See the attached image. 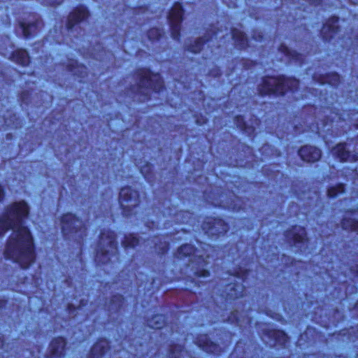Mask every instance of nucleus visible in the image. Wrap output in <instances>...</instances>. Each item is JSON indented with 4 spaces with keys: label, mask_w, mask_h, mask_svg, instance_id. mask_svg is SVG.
<instances>
[{
    "label": "nucleus",
    "mask_w": 358,
    "mask_h": 358,
    "mask_svg": "<svg viewBox=\"0 0 358 358\" xmlns=\"http://www.w3.org/2000/svg\"><path fill=\"white\" fill-rule=\"evenodd\" d=\"M29 212L27 203L22 201L8 206L0 217V236L13 230L4 251L5 258L18 263L22 268H28L35 260L33 238L23 223Z\"/></svg>",
    "instance_id": "obj_1"
},
{
    "label": "nucleus",
    "mask_w": 358,
    "mask_h": 358,
    "mask_svg": "<svg viewBox=\"0 0 358 358\" xmlns=\"http://www.w3.org/2000/svg\"><path fill=\"white\" fill-rule=\"evenodd\" d=\"M138 80L136 92L143 94L145 99H148V92L152 90L159 92L164 88V82L158 73H152L149 69H140L136 73Z\"/></svg>",
    "instance_id": "obj_2"
},
{
    "label": "nucleus",
    "mask_w": 358,
    "mask_h": 358,
    "mask_svg": "<svg viewBox=\"0 0 358 358\" xmlns=\"http://www.w3.org/2000/svg\"><path fill=\"white\" fill-rule=\"evenodd\" d=\"M176 255L180 259L185 257H192L189 260L192 267L194 268V266H197L196 271L194 272L196 277L201 278L209 275L208 271L203 268L208 264L207 259L210 257L209 254L204 257L200 255L199 251L195 250L192 245L185 244L178 249Z\"/></svg>",
    "instance_id": "obj_3"
},
{
    "label": "nucleus",
    "mask_w": 358,
    "mask_h": 358,
    "mask_svg": "<svg viewBox=\"0 0 358 358\" xmlns=\"http://www.w3.org/2000/svg\"><path fill=\"white\" fill-rule=\"evenodd\" d=\"M62 230L67 239H75L79 245L86 236V228L81 220L71 213H67L61 219Z\"/></svg>",
    "instance_id": "obj_4"
},
{
    "label": "nucleus",
    "mask_w": 358,
    "mask_h": 358,
    "mask_svg": "<svg viewBox=\"0 0 358 358\" xmlns=\"http://www.w3.org/2000/svg\"><path fill=\"white\" fill-rule=\"evenodd\" d=\"M117 253V243L115 233L104 231L100 236L99 248L96 252V260L103 264L110 261L112 256Z\"/></svg>",
    "instance_id": "obj_5"
},
{
    "label": "nucleus",
    "mask_w": 358,
    "mask_h": 358,
    "mask_svg": "<svg viewBox=\"0 0 358 358\" xmlns=\"http://www.w3.org/2000/svg\"><path fill=\"white\" fill-rule=\"evenodd\" d=\"M289 87L288 80L284 77H266L259 86V94L264 95H283Z\"/></svg>",
    "instance_id": "obj_6"
},
{
    "label": "nucleus",
    "mask_w": 358,
    "mask_h": 358,
    "mask_svg": "<svg viewBox=\"0 0 358 358\" xmlns=\"http://www.w3.org/2000/svg\"><path fill=\"white\" fill-rule=\"evenodd\" d=\"M251 271H243L240 269L236 272L235 275H231L234 278V283L228 284L225 287L226 294L224 295L226 300L235 299L244 296L247 279L250 275Z\"/></svg>",
    "instance_id": "obj_7"
},
{
    "label": "nucleus",
    "mask_w": 358,
    "mask_h": 358,
    "mask_svg": "<svg viewBox=\"0 0 358 358\" xmlns=\"http://www.w3.org/2000/svg\"><path fill=\"white\" fill-rule=\"evenodd\" d=\"M119 201L122 209L123 215L129 217L135 214L134 209L139 203L138 194L129 187H123L120 192Z\"/></svg>",
    "instance_id": "obj_8"
},
{
    "label": "nucleus",
    "mask_w": 358,
    "mask_h": 358,
    "mask_svg": "<svg viewBox=\"0 0 358 358\" xmlns=\"http://www.w3.org/2000/svg\"><path fill=\"white\" fill-rule=\"evenodd\" d=\"M183 9L180 3H176L168 15V20L170 24L171 36L174 40L178 41L180 37V24L182 20Z\"/></svg>",
    "instance_id": "obj_9"
},
{
    "label": "nucleus",
    "mask_w": 358,
    "mask_h": 358,
    "mask_svg": "<svg viewBox=\"0 0 358 358\" xmlns=\"http://www.w3.org/2000/svg\"><path fill=\"white\" fill-rule=\"evenodd\" d=\"M89 15V12L85 6L77 7L69 15L66 27L69 31L73 33L74 29H77V25L85 20Z\"/></svg>",
    "instance_id": "obj_10"
},
{
    "label": "nucleus",
    "mask_w": 358,
    "mask_h": 358,
    "mask_svg": "<svg viewBox=\"0 0 358 358\" xmlns=\"http://www.w3.org/2000/svg\"><path fill=\"white\" fill-rule=\"evenodd\" d=\"M203 229L206 230V234L208 236H220L224 234L229 229L227 224L220 219H214L204 222Z\"/></svg>",
    "instance_id": "obj_11"
},
{
    "label": "nucleus",
    "mask_w": 358,
    "mask_h": 358,
    "mask_svg": "<svg viewBox=\"0 0 358 358\" xmlns=\"http://www.w3.org/2000/svg\"><path fill=\"white\" fill-rule=\"evenodd\" d=\"M298 248L301 252H304L308 246V239L304 228L300 227H292V248Z\"/></svg>",
    "instance_id": "obj_12"
},
{
    "label": "nucleus",
    "mask_w": 358,
    "mask_h": 358,
    "mask_svg": "<svg viewBox=\"0 0 358 358\" xmlns=\"http://www.w3.org/2000/svg\"><path fill=\"white\" fill-rule=\"evenodd\" d=\"M299 155L302 160L314 162L320 159L321 151L316 147L305 145L299 150Z\"/></svg>",
    "instance_id": "obj_13"
},
{
    "label": "nucleus",
    "mask_w": 358,
    "mask_h": 358,
    "mask_svg": "<svg viewBox=\"0 0 358 358\" xmlns=\"http://www.w3.org/2000/svg\"><path fill=\"white\" fill-rule=\"evenodd\" d=\"M262 340L271 347L277 344L282 345L286 340V335L282 331L271 330L262 337Z\"/></svg>",
    "instance_id": "obj_14"
},
{
    "label": "nucleus",
    "mask_w": 358,
    "mask_h": 358,
    "mask_svg": "<svg viewBox=\"0 0 358 358\" xmlns=\"http://www.w3.org/2000/svg\"><path fill=\"white\" fill-rule=\"evenodd\" d=\"M32 21L29 22H20V25L25 38H29L38 31V28L42 25V22L36 19L34 15H31Z\"/></svg>",
    "instance_id": "obj_15"
},
{
    "label": "nucleus",
    "mask_w": 358,
    "mask_h": 358,
    "mask_svg": "<svg viewBox=\"0 0 358 358\" xmlns=\"http://www.w3.org/2000/svg\"><path fill=\"white\" fill-rule=\"evenodd\" d=\"M145 247L154 248L159 254L163 255L169 249V243L165 240L164 237L156 236L152 240L148 239L144 241Z\"/></svg>",
    "instance_id": "obj_16"
},
{
    "label": "nucleus",
    "mask_w": 358,
    "mask_h": 358,
    "mask_svg": "<svg viewBox=\"0 0 358 358\" xmlns=\"http://www.w3.org/2000/svg\"><path fill=\"white\" fill-rule=\"evenodd\" d=\"M338 21V17H332L325 24H324L321 30V35L324 40H330L337 33L338 30V27L337 25Z\"/></svg>",
    "instance_id": "obj_17"
},
{
    "label": "nucleus",
    "mask_w": 358,
    "mask_h": 358,
    "mask_svg": "<svg viewBox=\"0 0 358 358\" xmlns=\"http://www.w3.org/2000/svg\"><path fill=\"white\" fill-rule=\"evenodd\" d=\"M333 155L343 162H355L358 157L356 155H351L346 149L345 144H338L332 150Z\"/></svg>",
    "instance_id": "obj_18"
},
{
    "label": "nucleus",
    "mask_w": 358,
    "mask_h": 358,
    "mask_svg": "<svg viewBox=\"0 0 358 358\" xmlns=\"http://www.w3.org/2000/svg\"><path fill=\"white\" fill-rule=\"evenodd\" d=\"M66 345L65 339L62 337L55 338L50 343L49 358H60L64 355V350Z\"/></svg>",
    "instance_id": "obj_19"
},
{
    "label": "nucleus",
    "mask_w": 358,
    "mask_h": 358,
    "mask_svg": "<svg viewBox=\"0 0 358 358\" xmlns=\"http://www.w3.org/2000/svg\"><path fill=\"white\" fill-rule=\"evenodd\" d=\"M108 348V342L105 339L100 340L92 347L89 358H101Z\"/></svg>",
    "instance_id": "obj_20"
},
{
    "label": "nucleus",
    "mask_w": 358,
    "mask_h": 358,
    "mask_svg": "<svg viewBox=\"0 0 358 358\" xmlns=\"http://www.w3.org/2000/svg\"><path fill=\"white\" fill-rule=\"evenodd\" d=\"M222 36H224V35L220 36L219 31L213 32L210 36H205V39L199 38L196 40L194 42V44L190 45L187 47V50L192 52L196 53L202 49L205 43L213 41V38L217 39L218 38H222Z\"/></svg>",
    "instance_id": "obj_21"
},
{
    "label": "nucleus",
    "mask_w": 358,
    "mask_h": 358,
    "mask_svg": "<svg viewBox=\"0 0 358 358\" xmlns=\"http://www.w3.org/2000/svg\"><path fill=\"white\" fill-rule=\"evenodd\" d=\"M11 57L13 61L23 66H27L30 62L27 52L22 49L13 51Z\"/></svg>",
    "instance_id": "obj_22"
},
{
    "label": "nucleus",
    "mask_w": 358,
    "mask_h": 358,
    "mask_svg": "<svg viewBox=\"0 0 358 358\" xmlns=\"http://www.w3.org/2000/svg\"><path fill=\"white\" fill-rule=\"evenodd\" d=\"M231 34L238 48L243 49L248 45V39L242 31L238 29H233Z\"/></svg>",
    "instance_id": "obj_23"
},
{
    "label": "nucleus",
    "mask_w": 358,
    "mask_h": 358,
    "mask_svg": "<svg viewBox=\"0 0 358 358\" xmlns=\"http://www.w3.org/2000/svg\"><path fill=\"white\" fill-rule=\"evenodd\" d=\"M342 227L345 230L357 231L358 233V220L346 215L342 222Z\"/></svg>",
    "instance_id": "obj_24"
},
{
    "label": "nucleus",
    "mask_w": 358,
    "mask_h": 358,
    "mask_svg": "<svg viewBox=\"0 0 358 358\" xmlns=\"http://www.w3.org/2000/svg\"><path fill=\"white\" fill-rule=\"evenodd\" d=\"M68 70L75 75L80 77H84L86 73V67L83 65H79L76 61H71L68 65Z\"/></svg>",
    "instance_id": "obj_25"
},
{
    "label": "nucleus",
    "mask_w": 358,
    "mask_h": 358,
    "mask_svg": "<svg viewBox=\"0 0 358 358\" xmlns=\"http://www.w3.org/2000/svg\"><path fill=\"white\" fill-rule=\"evenodd\" d=\"M199 346L201 347L205 351L211 352L213 354H216L217 350V345L208 340L206 336H204V339L203 341H199Z\"/></svg>",
    "instance_id": "obj_26"
},
{
    "label": "nucleus",
    "mask_w": 358,
    "mask_h": 358,
    "mask_svg": "<svg viewBox=\"0 0 358 358\" xmlns=\"http://www.w3.org/2000/svg\"><path fill=\"white\" fill-rule=\"evenodd\" d=\"M165 323V317L162 315H155L148 321V326L152 329H162Z\"/></svg>",
    "instance_id": "obj_27"
},
{
    "label": "nucleus",
    "mask_w": 358,
    "mask_h": 358,
    "mask_svg": "<svg viewBox=\"0 0 358 358\" xmlns=\"http://www.w3.org/2000/svg\"><path fill=\"white\" fill-rule=\"evenodd\" d=\"M235 123L238 128L249 134L253 133L255 131V127L253 126H248L241 116L236 117Z\"/></svg>",
    "instance_id": "obj_28"
},
{
    "label": "nucleus",
    "mask_w": 358,
    "mask_h": 358,
    "mask_svg": "<svg viewBox=\"0 0 358 358\" xmlns=\"http://www.w3.org/2000/svg\"><path fill=\"white\" fill-rule=\"evenodd\" d=\"M140 244V240L133 234H130L124 237L122 242L123 246L127 249L129 248H134Z\"/></svg>",
    "instance_id": "obj_29"
},
{
    "label": "nucleus",
    "mask_w": 358,
    "mask_h": 358,
    "mask_svg": "<svg viewBox=\"0 0 358 358\" xmlns=\"http://www.w3.org/2000/svg\"><path fill=\"white\" fill-rule=\"evenodd\" d=\"M124 303V298L121 295H115L113 297L109 306L110 310L120 309Z\"/></svg>",
    "instance_id": "obj_30"
},
{
    "label": "nucleus",
    "mask_w": 358,
    "mask_h": 358,
    "mask_svg": "<svg viewBox=\"0 0 358 358\" xmlns=\"http://www.w3.org/2000/svg\"><path fill=\"white\" fill-rule=\"evenodd\" d=\"M321 83H328L329 85L332 86H336L340 83V76L338 73H331L328 74L324 78Z\"/></svg>",
    "instance_id": "obj_31"
},
{
    "label": "nucleus",
    "mask_w": 358,
    "mask_h": 358,
    "mask_svg": "<svg viewBox=\"0 0 358 358\" xmlns=\"http://www.w3.org/2000/svg\"><path fill=\"white\" fill-rule=\"evenodd\" d=\"M344 192V185L338 184L336 186L328 189L327 194L329 197L334 198Z\"/></svg>",
    "instance_id": "obj_32"
},
{
    "label": "nucleus",
    "mask_w": 358,
    "mask_h": 358,
    "mask_svg": "<svg viewBox=\"0 0 358 358\" xmlns=\"http://www.w3.org/2000/svg\"><path fill=\"white\" fill-rule=\"evenodd\" d=\"M183 347L181 345H176L171 348L170 351V358H180L185 353Z\"/></svg>",
    "instance_id": "obj_33"
},
{
    "label": "nucleus",
    "mask_w": 358,
    "mask_h": 358,
    "mask_svg": "<svg viewBox=\"0 0 358 358\" xmlns=\"http://www.w3.org/2000/svg\"><path fill=\"white\" fill-rule=\"evenodd\" d=\"M162 31L157 28H153L149 30L148 33V36L150 40H158L162 36Z\"/></svg>",
    "instance_id": "obj_34"
},
{
    "label": "nucleus",
    "mask_w": 358,
    "mask_h": 358,
    "mask_svg": "<svg viewBox=\"0 0 358 358\" xmlns=\"http://www.w3.org/2000/svg\"><path fill=\"white\" fill-rule=\"evenodd\" d=\"M191 214L187 211H180L179 213H177L174 214V216L176 217V221L180 222L182 223H187L188 222L187 220H185L186 217H189V215Z\"/></svg>",
    "instance_id": "obj_35"
},
{
    "label": "nucleus",
    "mask_w": 358,
    "mask_h": 358,
    "mask_svg": "<svg viewBox=\"0 0 358 358\" xmlns=\"http://www.w3.org/2000/svg\"><path fill=\"white\" fill-rule=\"evenodd\" d=\"M85 304L83 303V301L80 300V304L76 308L73 304H69L68 309L69 310L70 314H73L75 311H76V313H78L79 311H81L83 309V306H84Z\"/></svg>",
    "instance_id": "obj_36"
},
{
    "label": "nucleus",
    "mask_w": 358,
    "mask_h": 358,
    "mask_svg": "<svg viewBox=\"0 0 358 358\" xmlns=\"http://www.w3.org/2000/svg\"><path fill=\"white\" fill-rule=\"evenodd\" d=\"M280 50L283 52L285 55H288L289 54V50L287 47H285L284 45H281L280 48Z\"/></svg>",
    "instance_id": "obj_37"
},
{
    "label": "nucleus",
    "mask_w": 358,
    "mask_h": 358,
    "mask_svg": "<svg viewBox=\"0 0 358 358\" xmlns=\"http://www.w3.org/2000/svg\"><path fill=\"white\" fill-rule=\"evenodd\" d=\"M350 271L355 275V277L358 278V265H357L355 268H351Z\"/></svg>",
    "instance_id": "obj_38"
},
{
    "label": "nucleus",
    "mask_w": 358,
    "mask_h": 358,
    "mask_svg": "<svg viewBox=\"0 0 358 358\" xmlns=\"http://www.w3.org/2000/svg\"><path fill=\"white\" fill-rule=\"evenodd\" d=\"M6 301L3 300H0V312L1 311L2 308L5 306Z\"/></svg>",
    "instance_id": "obj_39"
},
{
    "label": "nucleus",
    "mask_w": 358,
    "mask_h": 358,
    "mask_svg": "<svg viewBox=\"0 0 358 358\" xmlns=\"http://www.w3.org/2000/svg\"><path fill=\"white\" fill-rule=\"evenodd\" d=\"M4 196V192L2 187L0 186V201L2 200Z\"/></svg>",
    "instance_id": "obj_40"
},
{
    "label": "nucleus",
    "mask_w": 358,
    "mask_h": 358,
    "mask_svg": "<svg viewBox=\"0 0 358 358\" xmlns=\"http://www.w3.org/2000/svg\"><path fill=\"white\" fill-rule=\"evenodd\" d=\"M5 347V343L3 340L0 337V349L3 348Z\"/></svg>",
    "instance_id": "obj_41"
},
{
    "label": "nucleus",
    "mask_w": 358,
    "mask_h": 358,
    "mask_svg": "<svg viewBox=\"0 0 358 358\" xmlns=\"http://www.w3.org/2000/svg\"><path fill=\"white\" fill-rule=\"evenodd\" d=\"M296 83H297V80L294 78L292 77V90L294 89V87H295V85H296Z\"/></svg>",
    "instance_id": "obj_42"
},
{
    "label": "nucleus",
    "mask_w": 358,
    "mask_h": 358,
    "mask_svg": "<svg viewBox=\"0 0 358 358\" xmlns=\"http://www.w3.org/2000/svg\"><path fill=\"white\" fill-rule=\"evenodd\" d=\"M292 61H293L294 59H295L296 52H294L293 50H292Z\"/></svg>",
    "instance_id": "obj_43"
},
{
    "label": "nucleus",
    "mask_w": 358,
    "mask_h": 358,
    "mask_svg": "<svg viewBox=\"0 0 358 358\" xmlns=\"http://www.w3.org/2000/svg\"><path fill=\"white\" fill-rule=\"evenodd\" d=\"M218 71H219V70H217L216 73H215V74H214V76H217V75L219 74V73H218Z\"/></svg>",
    "instance_id": "obj_44"
},
{
    "label": "nucleus",
    "mask_w": 358,
    "mask_h": 358,
    "mask_svg": "<svg viewBox=\"0 0 358 358\" xmlns=\"http://www.w3.org/2000/svg\"><path fill=\"white\" fill-rule=\"evenodd\" d=\"M236 322H237L238 324H239V322H240V321H239V320H238V318H236Z\"/></svg>",
    "instance_id": "obj_45"
},
{
    "label": "nucleus",
    "mask_w": 358,
    "mask_h": 358,
    "mask_svg": "<svg viewBox=\"0 0 358 358\" xmlns=\"http://www.w3.org/2000/svg\"><path fill=\"white\" fill-rule=\"evenodd\" d=\"M237 314V311H236V313H233V315L235 316V315Z\"/></svg>",
    "instance_id": "obj_46"
},
{
    "label": "nucleus",
    "mask_w": 358,
    "mask_h": 358,
    "mask_svg": "<svg viewBox=\"0 0 358 358\" xmlns=\"http://www.w3.org/2000/svg\"><path fill=\"white\" fill-rule=\"evenodd\" d=\"M299 196L301 198V199H303V197L302 196Z\"/></svg>",
    "instance_id": "obj_47"
},
{
    "label": "nucleus",
    "mask_w": 358,
    "mask_h": 358,
    "mask_svg": "<svg viewBox=\"0 0 358 358\" xmlns=\"http://www.w3.org/2000/svg\"><path fill=\"white\" fill-rule=\"evenodd\" d=\"M357 307H358V303H357Z\"/></svg>",
    "instance_id": "obj_48"
}]
</instances>
